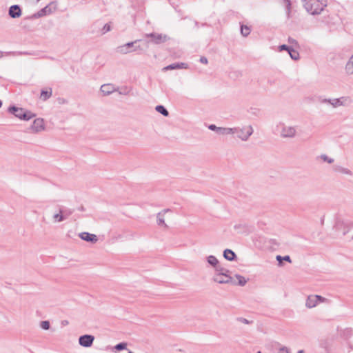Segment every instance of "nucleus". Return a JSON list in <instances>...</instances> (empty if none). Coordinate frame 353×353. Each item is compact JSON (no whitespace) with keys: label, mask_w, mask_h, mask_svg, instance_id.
Returning <instances> with one entry per match:
<instances>
[{"label":"nucleus","mask_w":353,"mask_h":353,"mask_svg":"<svg viewBox=\"0 0 353 353\" xmlns=\"http://www.w3.org/2000/svg\"><path fill=\"white\" fill-rule=\"evenodd\" d=\"M241 321L245 324H248L249 323L248 321L245 319H242Z\"/></svg>","instance_id":"a19ab883"},{"label":"nucleus","mask_w":353,"mask_h":353,"mask_svg":"<svg viewBox=\"0 0 353 353\" xmlns=\"http://www.w3.org/2000/svg\"><path fill=\"white\" fill-rule=\"evenodd\" d=\"M146 37H151L154 43L159 44L168 40V37L161 34H148Z\"/></svg>","instance_id":"dca6fc26"},{"label":"nucleus","mask_w":353,"mask_h":353,"mask_svg":"<svg viewBox=\"0 0 353 353\" xmlns=\"http://www.w3.org/2000/svg\"><path fill=\"white\" fill-rule=\"evenodd\" d=\"M319 158L321 159V161H323V162H326L329 164H332V163H334V159L333 157H329L327 156V154H321L320 156H319Z\"/></svg>","instance_id":"a878e982"},{"label":"nucleus","mask_w":353,"mask_h":353,"mask_svg":"<svg viewBox=\"0 0 353 353\" xmlns=\"http://www.w3.org/2000/svg\"><path fill=\"white\" fill-rule=\"evenodd\" d=\"M57 9V6L55 2H50L46 7L39 10L37 13L33 15L34 18H40L46 15H49L54 12H55Z\"/></svg>","instance_id":"1a4fd4ad"},{"label":"nucleus","mask_w":353,"mask_h":353,"mask_svg":"<svg viewBox=\"0 0 353 353\" xmlns=\"http://www.w3.org/2000/svg\"><path fill=\"white\" fill-rule=\"evenodd\" d=\"M279 135L282 139H293L297 135V128L294 125L283 123L279 129Z\"/></svg>","instance_id":"423d86ee"},{"label":"nucleus","mask_w":353,"mask_h":353,"mask_svg":"<svg viewBox=\"0 0 353 353\" xmlns=\"http://www.w3.org/2000/svg\"><path fill=\"white\" fill-rule=\"evenodd\" d=\"M208 128L210 130H213V131H216V133L219 134V129L221 128V127H217L216 125H214V124H212V125H210Z\"/></svg>","instance_id":"4c0bfd02"},{"label":"nucleus","mask_w":353,"mask_h":353,"mask_svg":"<svg viewBox=\"0 0 353 353\" xmlns=\"http://www.w3.org/2000/svg\"><path fill=\"white\" fill-rule=\"evenodd\" d=\"M9 15L14 19L20 17L21 15V10L19 6L17 5L10 6L9 9Z\"/></svg>","instance_id":"6ab92c4d"},{"label":"nucleus","mask_w":353,"mask_h":353,"mask_svg":"<svg viewBox=\"0 0 353 353\" xmlns=\"http://www.w3.org/2000/svg\"><path fill=\"white\" fill-rule=\"evenodd\" d=\"M283 1L286 6L287 13L289 15L290 12V6H291L290 0H283Z\"/></svg>","instance_id":"e433bc0d"},{"label":"nucleus","mask_w":353,"mask_h":353,"mask_svg":"<svg viewBox=\"0 0 353 353\" xmlns=\"http://www.w3.org/2000/svg\"><path fill=\"white\" fill-rule=\"evenodd\" d=\"M127 347V344L125 343H120L114 347L117 350H121L125 349Z\"/></svg>","instance_id":"72a5a7b5"},{"label":"nucleus","mask_w":353,"mask_h":353,"mask_svg":"<svg viewBox=\"0 0 353 353\" xmlns=\"http://www.w3.org/2000/svg\"><path fill=\"white\" fill-rule=\"evenodd\" d=\"M219 135L221 136H230L232 137H234V126L233 127H221L220 129H219Z\"/></svg>","instance_id":"a211bd4d"},{"label":"nucleus","mask_w":353,"mask_h":353,"mask_svg":"<svg viewBox=\"0 0 353 353\" xmlns=\"http://www.w3.org/2000/svg\"><path fill=\"white\" fill-rule=\"evenodd\" d=\"M40 327L42 330H48L50 329V322L48 321H43L40 323Z\"/></svg>","instance_id":"2f4dec72"},{"label":"nucleus","mask_w":353,"mask_h":353,"mask_svg":"<svg viewBox=\"0 0 353 353\" xmlns=\"http://www.w3.org/2000/svg\"><path fill=\"white\" fill-rule=\"evenodd\" d=\"M297 353H305L304 351L303 350H300L298 351Z\"/></svg>","instance_id":"37998d69"},{"label":"nucleus","mask_w":353,"mask_h":353,"mask_svg":"<svg viewBox=\"0 0 353 353\" xmlns=\"http://www.w3.org/2000/svg\"><path fill=\"white\" fill-rule=\"evenodd\" d=\"M257 353H261V351H259Z\"/></svg>","instance_id":"49530a36"},{"label":"nucleus","mask_w":353,"mask_h":353,"mask_svg":"<svg viewBox=\"0 0 353 353\" xmlns=\"http://www.w3.org/2000/svg\"><path fill=\"white\" fill-rule=\"evenodd\" d=\"M337 172H339L340 174H342L346 175V176H351L352 174V172L350 169H348L347 168H344V167L338 168Z\"/></svg>","instance_id":"bb28decb"},{"label":"nucleus","mask_w":353,"mask_h":353,"mask_svg":"<svg viewBox=\"0 0 353 353\" xmlns=\"http://www.w3.org/2000/svg\"><path fill=\"white\" fill-rule=\"evenodd\" d=\"M101 92L103 95H109L117 90V88L112 83H105L101 86Z\"/></svg>","instance_id":"2eb2a0df"},{"label":"nucleus","mask_w":353,"mask_h":353,"mask_svg":"<svg viewBox=\"0 0 353 353\" xmlns=\"http://www.w3.org/2000/svg\"><path fill=\"white\" fill-rule=\"evenodd\" d=\"M30 130L33 133L40 132L45 129L44 120L41 118L35 119L30 128Z\"/></svg>","instance_id":"9b49d317"},{"label":"nucleus","mask_w":353,"mask_h":353,"mask_svg":"<svg viewBox=\"0 0 353 353\" xmlns=\"http://www.w3.org/2000/svg\"><path fill=\"white\" fill-rule=\"evenodd\" d=\"M305 8L312 14H319L325 7V4L321 0H305Z\"/></svg>","instance_id":"0eeeda50"},{"label":"nucleus","mask_w":353,"mask_h":353,"mask_svg":"<svg viewBox=\"0 0 353 353\" xmlns=\"http://www.w3.org/2000/svg\"><path fill=\"white\" fill-rule=\"evenodd\" d=\"M288 53H289L290 57L293 60H298L299 59V57H299V53L296 50H294L292 48H290V50H289Z\"/></svg>","instance_id":"c85d7f7f"},{"label":"nucleus","mask_w":353,"mask_h":353,"mask_svg":"<svg viewBox=\"0 0 353 353\" xmlns=\"http://www.w3.org/2000/svg\"><path fill=\"white\" fill-rule=\"evenodd\" d=\"M112 30L111 25L110 23H105L101 29V33L105 34Z\"/></svg>","instance_id":"7c9ffc66"},{"label":"nucleus","mask_w":353,"mask_h":353,"mask_svg":"<svg viewBox=\"0 0 353 353\" xmlns=\"http://www.w3.org/2000/svg\"><path fill=\"white\" fill-rule=\"evenodd\" d=\"M136 42H137V41H132V42H128V43H125L123 45L119 46L117 48V52L121 53V54H128V53H130V52H132L135 51L137 49L136 48H133V47H134V43Z\"/></svg>","instance_id":"ddd939ff"},{"label":"nucleus","mask_w":353,"mask_h":353,"mask_svg":"<svg viewBox=\"0 0 353 353\" xmlns=\"http://www.w3.org/2000/svg\"><path fill=\"white\" fill-rule=\"evenodd\" d=\"M51 95L50 92L48 91H42L41 93V97H42L44 99H48Z\"/></svg>","instance_id":"c9c22d12"},{"label":"nucleus","mask_w":353,"mask_h":353,"mask_svg":"<svg viewBox=\"0 0 353 353\" xmlns=\"http://www.w3.org/2000/svg\"><path fill=\"white\" fill-rule=\"evenodd\" d=\"M254 133V128L249 123H241L234 126V135L241 141H247Z\"/></svg>","instance_id":"f03ea898"},{"label":"nucleus","mask_w":353,"mask_h":353,"mask_svg":"<svg viewBox=\"0 0 353 353\" xmlns=\"http://www.w3.org/2000/svg\"><path fill=\"white\" fill-rule=\"evenodd\" d=\"M334 229L339 234L350 235L351 232H353V221L339 219L334 224Z\"/></svg>","instance_id":"20e7f679"},{"label":"nucleus","mask_w":353,"mask_h":353,"mask_svg":"<svg viewBox=\"0 0 353 353\" xmlns=\"http://www.w3.org/2000/svg\"><path fill=\"white\" fill-rule=\"evenodd\" d=\"M8 111L12 114L16 118L22 121H27L35 117V114L32 112L14 105L9 107Z\"/></svg>","instance_id":"39448f33"},{"label":"nucleus","mask_w":353,"mask_h":353,"mask_svg":"<svg viewBox=\"0 0 353 353\" xmlns=\"http://www.w3.org/2000/svg\"><path fill=\"white\" fill-rule=\"evenodd\" d=\"M94 337L90 334H85L79 338V343L83 347H90L92 346Z\"/></svg>","instance_id":"f8f14e48"},{"label":"nucleus","mask_w":353,"mask_h":353,"mask_svg":"<svg viewBox=\"0 0 353 353\" xmlns=\"http://www.w3.org/2000/svg\"><path fill=\"white\" fill-rule=\"evenodd\" d=\"M345 71L347 74H353V54L350 57L345 65Z\"/></svg>","instance_id":"aec40b11"},{"label":"nucleus","mask_w":353,"mask_h":353,"mask_svg":"<svg viewBox=\"0 0 353 353\" xmlns=\"http://www.w3.org/2000/svg\"><path fill=\"white\" fill-rule=\"evenodd\" d=\"M174 213L170 209H163L156 215V223L161 229L169 228L174 223Z\"/></svg>","instance_id":"f257e3e1"},{"label":"nucleus","mask_w":353,"mask_h":353,"mask_svg":"<svg viewBox=\"0 0 353 353\" xmlns=\"http://www.w3.org/2000/svg\"><path fill=\"white\" fill-rule=\"evenodd\" d=\"M223 257L229 261H232L234 260L236 254L232 250L225 249L223 251Z\"/></svg>","instance_id":"412c9836"},{"label":"nucleus","mask_w":353,"mask_h":353,"mask_svg":"<svg viewBox=\"0 0 353 353\" xmlns=\"http://www.w3.org/2000/svg\"><path fill=\"white\" fill-rule=\"evenodd\" d=\"M234 277L237 281L236 284L240 286H245L248 283V279L245 278L244 276L236 274L234 275Z\"/></svg>","instance_id":"b1692460"},{"label":"nucleus","mask_w":353,"mask_h":353,"mask_svg":"<svg viewBox=\"0 0 353 353\" xmlns=\"http://www.w3.org/2000/svg\"><path fill=\"white\" fill-rule=\"evenodd\" d=\"M330 108L337 109L341 107H347L352 103V99L348 96L332 97Z\"/></svg>","instance_id":"6e6552de"},{"label":"nucleus","mask_w":353,"mask_h":353,"mask_svg":"<svg viewBox=\"0 0 353 353\" xmlns=\"http://www.w3.org/2000/svg\"><path fill=\"white\" fill-rule=\"evenodd\" d=\"M53 223H59L64 220V216L63 214V212L61 210H59L54 212L52 216Z\"/></svg>","instance_id":"4be33fe9"},{"label":"nucleus","mask_w":353,"mask_h":353,"mask_svg":"<svg viewBox=\"0 0 353 353\" xmlns=\"http://www.w3.org/2000/svg\"><path fill=\"white\" fill-rule=\"evenodd\" d=\"M188 64L185 63H172L164 68V70H175L179 68H187Z\"/></svg>","instance_id":"5701e85b"},{"label":"nucleus","mask_w":353,"mask_h":353,"mask_svg":"<svg viewBox=\"0 0 353 353\" xmlns=\"http://www.w3.org/2000/svg\"><path fill=\"white\" fill-rule=\"evenodd\" d=\"M3 52H2V51H1V50H0V59H1V57H3Z\"/></svg>","instance_id":"79ce46f5"},{"label":"nucleus","mask_w":353,"mask_h":353,"mask_svg":"<svg viewBox=\"0 0 353 353\" xmlns=\"http://www.w3.org/2000/svg\"><path fill=\"white\" fill-rule=\"evenodd\" d=\"M276 260L279 262H281L282 260H285L286 261L291 262V259L289 256H285L282 257V256L278 255V256H276Z\"/></svg>","instance_id":"f704fd0d"},{"label":"nucleus","mask_w":353,"mask_h":353,"mask_svg":"<svg viewBox=\"0 0 353 353\" xmlns=\"http://www.w3.org/2000/svg\"><path fill=\"white\" fill-rule=\"evenodd\" d=\"M251 30L250 27L247 26H241V33L243 37H247L250 34Z\"/></svg>","instance_id":"c756f323"},{"label":"nucleus","mask_w":353,"mask_h":353,"mask_svg":"<svg viewBox=\"0 0 353 353\" xmlns=\"http://www.w3.org/2000/svg\"><path fill=\"white\" fill-rule=\"evenodd\" d=\"M291 48L288 47V46L283 44V45H281L279 47V51H282V50H287L288 52H289V50H290Z\"/></svg>","instance_id":"58836bf2"},{"label":"nucleus","mask_w":353,"mask_h":353,"mask_svg":"<svg viewBox=\"0 0 353 353\" xmlns=\"http://www.w3.org/2000/svg\"><path fill=\"white\" fill-rule=\"evenodd\" d=\"M276 353H290V349L286 346L281 345L278 348Z\"/></svg>","instance_id":"473e14b6"},{"label":"nucleus","mask_w":353,"mask_h":353,"mask_svg":"<svg viewBox=\"0 0 353 353\" xmlns=\"http://www.w3.org/2000/svg\"><path fill=\"white\" fill-rule=\"evenodd\" d=\"M206 261L208 264L213 269V271H216L223 267L221 263L214 255L208 256L206 257Z\"/></svg>","instance_id":"4468645a"},{"label":"nucleus","mask_w":353,"mask_h":353,"mask_svg":"<svg viewBox=\"0 0 353 353\" xmlns=\"http://www.w3.org/2000/svg\"><path fill=\"white\" fill-rule=\"evenodd\" d=\"M325 299L319 295L312 294L307 296L305 301V306L307 308H313L320 303L323 302Z\"/></svg>","instance_id":"9d476101"},{"label":"nucleus","mask_w":353,"mask_h":353,"mask_svg":"<svg viewBox=\"0 0 353 353\" xmlns=\"http://www.w3.org/2000/svg\"><path fill=\"white\" fill-rule=\"evenodd\" d=\"M332 97H321L319 99V102L321 104L325 105L327 108L330 107Z\"/></svg>","instance_id":"393cba45"},{"label":"nucleus","mask_w":353,"mask_h":353,"mask_svg":"<svg viewBox=\"0 0 353 353\" xmlns=\"http://www.w3.org/2000/svg\"><path fill=\"white\" fill-rule=\"evenodd\" d=\"M128 353H134V352H131V351H129V352H128Z\"/></svg>","instance_id":"a18cd8bd"},{"label":"nucleus","mask_w":353,"mask_h":353,"mask_svg":"<svg viewBox=\"0 0 353 353\" xmlns=\"http://www.w3.org/2000/svg\"><path fill=\"white\" fill-rule=\"evenodd\" d=\"M155 110L159 113L161 114L162 115L167 117L168 116L169 113L168 111L165 109V108L163 105H157L155 108Z\"/></svg>","instance_id":"cd10ccee"},{"label":"nucleus","mask_w":353,"mask_h":353,"mask_svg":"<svg viewBox=\"0 0 353 353\" xmlns=\"http://www.w3.org/2000/svg\"><path fill=\"white\" fill-rule=\"evenodd\" d=\"M200 61L202 63H204V64H206L208 63V59L206 57H202L200 58Z\"/></svg>","instance_id":"ea45409f"},{"label":"nucleus","mask_w":353,"mask_h":353,"mask_svg":"<svg viewBox=\"0 0 353 353\" xmlns=\"http://www.w3.org/2000/svg\"><path fill=\"white\" fill-rule=\"evenodd\" d=\"M214 283L219 284H228L232 283L233 279L230 275L229 270L222 267L216 271H213V275L212 278Z\"/></svg>","instance_id":"7ed1b4c3"},{"label":"nucleus","mask_w":353,"mask_h":353,"mask_svg":"<svg viewBox=\"0 0 353 353\" xmlns=\"http://www.w3.org/2000/svg\"><path fill=\"white\" fill-rule=\"evenodd\" d=\"M79 237L87 242L96 243L98 240L97 236L89 232H83L79 234Z\"/></svg>","instance_id":"f3484780"},{"label":"nucleus","mask_w":353,"mask_h":353,"mask_svg":"<svg viewBox=\"0 0 353 353\" xmlns=\"http://www.w3.org/2000/svg\"><path fill=\"white\" fill-rule=\"evenodd\" d=\"M2 105H3V103H2V101L0 100V108H1Z\"/></svg>","instance_id":"c03bdc74"}]
</instances>
